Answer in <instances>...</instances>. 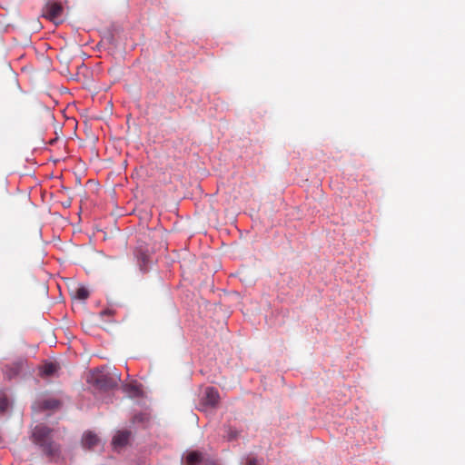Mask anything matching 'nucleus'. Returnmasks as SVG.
I'll return each instance as SVG.
<instances>
[{
    "label": "nucleus",
    "instance_id": "obj_1",
    "mask_svg": "<svg viewBox=\"0 0 465 465\" xmlns=\"http://www.w3.org/2000/svg\"><path fill=\"white\" fill-rule=\"evenodd\" d=\"M53 430L45 424L35 425L31 431V440L40 451L48 458L59 454V445L53 440Z\"/></svg>",
    "mask_w": 465,
    "mask_h": 465
},
{
    "label": "nucleus",
    "instance_id": "obj_2",
    "mask_svg": "<svg viewBox=\"0 0 465 465\" xmlns=\"http://www.w3.org/2000/svg\"><path fill=\"white\" fill-rule=\"evenodd\" d=\"M121 381V375L114 368H103L93 371L90 375L89 381L96 385L102 390H110L118 385Z\"/></svg>",
    "mask_w": 465,
    "mask_h": 465
},
{
    "label": "nucleus",
    "instance_id": "obj_3",
    "mask_svg": "<svg viewBox=\"0 0 465 465\" xmlns=\"http://www.w3.org/2000/svg\"><path fill=\"white\" fill-rule=\"evenodd\" d=\"M219 399L218 391L213 387H207L203 392L198 409L202 411L213 409L218 405Z\"/></svg>",
    "mask_w": 465,
    "mask_h": 465
},
{
    "label": "nucleus",
    "instance_id": "obj_4",
    "mask_svg": "<svg viewBox=\"0 0 465 465\" xmlns=\"http://www.w3.org/2000/svg\"><path fill=\"white\" fill-rule=\"evenodd\" d=\"M63 14V6L56 1H50L45 8V16L55 24L60 23Z\"/></svg>",
    "mask_w": 465,
    "mask_h": 465
},
{
    "label": "nucleus",
    "instance_id": "obj_5",
    "mask_svg": "<svg viewBox=\"0 0 465 465\" xmlns=\"http://www.w3.org/2000/svg\"><path fill=\"white\" fill-rule=\"evenodd\" d=\"M25 364L26 361L24 359H19L10 364H7L4 368L5 376L9 380L17 377L24 370Z\"/></svg>",
    "mask_w": 465,
    "mask_h": 465
},
{
    "label": "nucleus",
    "instance_id": "obj_6",
    "mask_svg": "<svg viewBox=\"0 0 465 465\" xmlns=\"http://www.w3.org/2000/svg\"><path fill=\"white\" fill-rule=\"evenodd\" d=\"M185 463L187 465H207L208 460L199 451H190L185 457Z\"/></svg>",
    "mask_w": 465,
    "mask_h": 465
},
{
    "label": "nucleus",
    "instance_id": "obj_7",
    "mask_svg": "<svg viewBox=\"0 0 465 465\" xmlns=\"http://www.w3.org/2000/svg\"><path fill=\"white\" fill-rule=\"evenodd\" d=\"M130 437V432L128 431H118L114 439H113V445L114 448H122L124 445L127 444L128 440Z\"/></svg>",
    "mask_w": 465,
    "mask_h": 465
},
{
    "label": "nucleus",
    "instance_id": "obj_8",
    "mask_svg": "<svg viewBox=\"0 0 465 465\" xmlns=\"http://www.w3.org/2000/svg\"><path fill=\"white\" fill-rule=\"evenodd\" d=\"M99 439L96 434L87 431L83 435L82 443L84 448L91 449L97 445Z\"/></svg>",
    "mask_w": 465,
    "mask_h": 465
},
{
    "label": "nucleus",
    "instance_id": "obj_9",
    "mask_svg": "<svg viewBox=\"0 0 465 465\" xmlns=\"http://www.w3.org/2000/svg\"><path fill=\"white\" fill-rule=\"evenodd\" d=\"M124 391L130 396V397H137L141 393V390L139 386L136 383H129L125 384L124 386Z\"/></svg>",
    "mask_w": 465,
    "mask_h": 465
},
{
    "label": "nucleus",
    "instance_id": "obj_10",
    "mask_svg": "<svg viewBox=\"0 0 465 465\" xmlns=\"http://www.w3.org/2000/svg\"><path fill=\"white\" fill-rule=\"evenodd\" d=\"M59 401L55 399L45 400L41 403V407L45 410L56 409L59 406Z\"/></svg>",
    "mask_w": 465,
    "mask_h": 465
},
{
    "label": "nucleus",
    "instance_id": "obj_11",
    "mask_svg": "<svg viewBox=\"0 0 465 465\" xmlns=\"http://www.w3.org/2000/svg\"><path fill=\"white\" fill-rule=\"evenodd\" d=\"M88 296H89V291L85 287L80 286L76 289L75 298H77L79 300H85L88 298Z\"/></svg>",
    "mask_w": 465,
    "mask_h": 465
},
{
    "label": "nucleus",
    "instance_id": "obj_12",
    "mask_svg": "<svg viewBox=\"0 0 465 465\" xmlns=\"http://www.w3.org/2000/svg\"><path fill=\"white\" fill-rule=\"evenodd\" d=\"M57 370V367L54 363H46L45 366H44V371L43 372L45 374V375H52L54 374Z\"/></svg>",
    "mask_w": 465,
    "mask_h": 465
},
{
    "label": "nucleus",
    "instance_id": "obj_13",
    "mask_svg": "<svg viewBox=\"0 0 465 465\" xmlns=\"http://www.w3.org/2000/svg\"><path fill=\"white\" fill-rule=\"evenodd\" d=\"M226 437L229 440H234L238 437V431L232 428L226 430Z\"/></svg>",
    "mask_w": 465,
    "mask_h": 465
},
{
    "label": "nucleus",
    "instance_id": "obj_14",
    "mask_svg": "<svg viewBox=\"0 0 465 465\" xmlns=\"http://www.w3.org/2000/svg\"><path fill=\"white\" fill-rule=\"evenodd\" d=\"M135 255H136L137 259L139 261H141L143 265H145V263L147 262V260H148V254L145 252L137 251L135 252Z\"/></svg>",
    "mask_w": 465,
    "mask_h": 465
},
{
    "label": "nucleus",
    "instance_id": "obj_15",
    "mask_svg": "<svg viewBox=\"0 0 465 465\" xmlns=\"http://www.w3.org/2000/svg\"><path fill=\"white\" fill-rule=\"evenodd\" d=\"M8 400L5 397H0V411H5L8 408Z\"/></svg>",
    "mask_w": 465,
    "mask_h": 465
},
{
    "label": "nucleus",
    "instance_id": "obj_16",
    "mask_svg": "<svg viewBox=\"0 0 465 465\" xmlns=\"http://www.w3.org/2000/svg\"><path fill=\"white\" fill-rule=\"evenodd\" d=\"M145 419V416L143 414H138V415H135L134 418V420L135 422H143Z\"/></svg>",
    "mask_w": 465,
    "mask_h": 465
},
{
    "label": "nucleus",
    "instance_id": "obj_17",
    "mask_svg": "<svg viewBox=\"0 0 465 465\" xmlns=\"http://www.w3.org/2000/svg\"><path fill=\"white\" fill-rule=\"evenodd\" d=\"M246 465H258L255 459H249Z\"/></svg>",
    "mask_w": 465,
    "mask_h": 465
},
{
    "label": "nucleus",
    "instance_id": "obj_18",
    "mask_svg": "<svg viewBox=\"0 0 465 465\" xmlns=\"http://www.w3.org/2000/svg\"><path fill=\"white\" fill-rule=\"evenodd\" d=\"M109 313H110L109 311H104V312H101L102 315H105V314H109Z\"/></svg>",
    "mask_w": 465,
    "mask_h": 465
}]
</instances>
